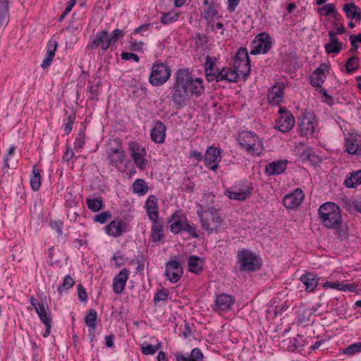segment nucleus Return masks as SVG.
Segmentation results:
<instances>
[{
  "label": "nucleus",
  "mask_w": 361,
  "mask_h": 361,
  "mask_svg": "<svg viewBox=\"0 0 361 361\" xmlns=\"http://www.w3.org/2000/svg\"><path fill=\"white\" fill-rule=\"evenodd\" d=\"M323 225L334 230L336 236L341 240L348 238V228L343 224L340 207L334 202H328L322 204L318 210Z\"/></svg>",
  "instance_id": "nucleus-1"
},
{
  "label": "nucleus",
  "mask_w": 361,
  "mask_h": 361,
  "mask_svg": "<svg viewBox=\"0 0 361 361\" xmlns=\"http://www.w3.org/2000/svg\"><path fill=\"white\" fill-rule=\"evenodd\" d=\"M197 214L202 228L208 235L219 232V228L224 222V218L219 209L214 207H204L200 206V209L197 210Z\"/></svg>",
  "instance_id": "nucleus-2"
},
{
  "label": "nucleus",
  "mask_w": 361,
  "mask_h": 361,
  "mask_svg": "<svg viewBox=\"0 0 361 361\" xmlns=\"http://www.w3.org/2000/svg\"><path fill=\"white\" fill-rule=\"evenodd\" d=\"M186 75L187 73L185 71L178 70L176 72V82L171 92V100L178 109L185 106L188 99V79Z\"/></svg>",
  "instance_id": "nucleus-3"
},
{
  "label": "nucleus",
  "mask_w": 361,
  "mask_h": 361,
  "mask_svg": "<svg viewBox=\"0 0 361 361\" xmlns=\"http://www.w3.org/2000/svg\"><path fill=\"white\" fill-rule=\"evenodd\" d=\"M236 263L242 272H254L260 269L261 259L254 252L242 248L237 251Z\"/></svg>",
  "instance_id": "nucleus-4"
},
{
  "label": "nucleus",
  "mask_w": 361,
  "mask_h": 361,
  "mask_svg": "<svg viewBox=\"0 0 361 361\" xmlns=\"http://www.w3.org/2000/svg\"><path fill=\"white\" fill-rule=\"evenodd\" d=\"M171 224L170 226L171 231L177 234L181 231L186 232L194 238H199L200 235L197 231V227L189 222L187 216L179 212L173 213L171 216Z\"/></svg>",
  "instance_id": "nucleus-5"
},
{
  "label": "nucleus",
  "mask_w": 361,
  "mask_h": 361,
  "mask_svg": "<svg viewBox=\"0 0 361 361\" xmlns=\"http://www.w3.org/2000/svg\"><path fill=\"white\" fill-rule=\"evenodd\" d=\"M240 145L252 156H260L263 145L255 133L243 131L238 135Z\"/></svg>",
  "instance_id": "nucleus-6"
},
{
  "label": "nucleus",
  "mask_w": 361,
  "mask_h": 361,
  "mask_svg": "<svg viewBox=\"0 0 361 361\" xmlns=\"http://www.w3.org/2000/svg\"><path fill=\"white\" fill-rule=\"evenodd\" d=\"M171 72L170 67L165 63L154 64L152 67L149 81L153 86L162 85L169 79Z\"/></svg>",
  "instance_id": "nucleus-7"
},
{
  "label": "nucleus",
  "mask_w": 361,
  "mask_h": 361,
  "mask_svg": "<svg viewBox=\"0 0 361 361\" xmlns=\"http://www.w3.org/2000/svg\"><path fill=\"white\" fill-rule=\"evenodd\" d=\"M271 47V37L266 32L259 34L251 43L250 54H265Z\"/></svg>",
  "instance_id": "nucleus-8"
},
{
  "label": "nucleus",
  "mask_w": 361,
  "mask_h": 361,
  "mask_svg": "<svg viewBox=\"0 0 361 361\" xmlns=\"http://www.w3.org/2000/svg\"><path fill=\"white\" fill-rule=\"evenodd\" d=\"M183 274V269L179 262L171 259L166 264L165 275L172 283H176Z\"/></svg>",
  "instance_id": "nucleus-9"
},
{
  "label": "nucleus",
  "mask_w": 361,
  "mask_h": 361,
  "mask_svg": "<svg viewBox=\"0 0 361 361\" xmlns=\"http://www.w3.org/2000/svg\"><path fill=\"white\" fill-rule=\"evenodd\" d=\"M127 224L120 218L111 221L106 227V233L114 238L122 235L127 231Z\"/></svg>",
  "instance_id": "nucleus-10"
},
{
  "label": "nucleus",
  "mask_w": 361,
  "mask_h": 361,
  "mask_svg": "<svg viewBox=\"0 0 361 361\" xmlns=\"http://www.w3.org/2000/svg\"><path fill=\"white\" fill-rule=\"evenodd\" d=\"M345 150L350 154H361V137L357 134L349 133L345 137Z\"/></svg>",
  "instance_id": "nucleus-11"
},
{
  "label": "nucleus",
  "mask_w": 361,
  "mask_h": 361,
  "mask_svg": "<svg viewBox=\"0 0 361 361\" xmlns=\"http://www.w3.org/2000/svg\"><path fill=\"white\" fill-rule=\"evenodd\" d=\"M304 199V194L301 189L297 188L291 193L285 195L283 204L286 208L294 209L298 207Z\"/></svg>",
  "instance_id": "nucleus-12"
},
{
  "label": "nucleus",
  "mask_w": 361,
  "mask_h": 361,
  "mask_svg": "<svg viewBox=\"0 0 361 361\" xmlns=\"http://www.w3.org/2000/svg\"><path fill=\"white\" fill-rule=\"evenodd\" d=\"M279 112L281 114V116L279 119L276 128L283 133L292 129L295 123L294 117L290 114V112L286 111L281 108H280Z\"/></svg>",
  "instance_id": "nucleus-13"
},
{
  "label": "nucleus",
  "mask_w": 361,
  "mask_h": 361,
  "mask_svg": "<svg viewBox=\"0 0 361 361\" xmlns=\"http://www.w3.org/2000/svg\"><path fill=\"white\" fill-rule=\"evenodd\" d=\"M129 274V270L124 268L114 277L113 279V290L116 294H120L123 291Z\"/></svg>",
  "instance_id": "nucleus-14"
},
{
  "label": "nucleus",
  "mask_w": 361,
  "mask_h": 361,
  "mask_svg": "<svg viewBox=\"0 0 361 361\" xmlns=\"http://www.w3.org/2000/svg\"><path fill=\"white\" fill-rule=\"evenodd\" d=\"M111 42L109 39V36L106 30L99 32L96 38L89 44L88 47L90 49H94L101 47L103 51L107 50L111 46Z\"/></svg>",
  "instance_id": "nucleus-15"
},
{
  "label": "nucleus",
  "mask_w": 361,
  "mask_h": 361,
  "mask_svg": "<svg viewBox=\"0 0 361 361\" xmlns=\"http://www.w3.org/2000/svg\"><path fill=\"white\" fill-rule=\"evenodd\" d=\"M158 200L156 196L149 195L146 201L145 208L146 209L147 216L152 221L158 220L159 217V207Z\"/></svg>",
  "instance_id": "nucleus-16"
},
{
  "label": "nucleus",
  "mask_w": 361,
  "mask_h": 361,
  "mask_svg": "<svg viewBox=\"0 0 361 361\" xmlns=\"http://www.w3.org/2000/svg\"><path fill=\"white\" fill-rule=\"evenodd\" d=\"M187 73V78L188 81L187 82L188 90L190 91L192 95L199 97L204 91V87L202 85V80L200 78L193 79L188 69H183Z\"/></svg>",
  "instance_id": "nucleus-17"
},
{
  "label": "nucleus",
  "mask_w": 361,
  "mask_h": 361,
  "mask_svg": "<svg viewBox=\"0 0 361 361\" xmlns=\"http://www.w3.org/2000/svg\"><path fill=\"white\" fill-rule=\"evenodd\" d=\"M287 160H276L266 166L265 172L268 176L279 175L284 172L287 166Z\"/></svg>",
  "instance_id": "nucleus-18"
},
{
  "label": "nucleus",
  "mask_w": 361,
  "mask_h": 361,
  "mask_svg": "<svg viewBox=\"0 0 361 361\" xmlns=\"http://www.w3.org/2000/svg\"><path fill=\"white\" fill-rule=\"evenodd\" d=\"M216 59L210 56H207L204 64V71L207 80L213 81L215 79L216 74L219 69L215 67Z\"/></svg>",
  "instance_id": "nucleus-19"
},
{
  "label": "nucleus",
  "mask_w": 361,
  "mask_h": 361,
  "mask_svg": "<svg viewBox=\"0 0 361 361\" xmlns=\"http://www.w3.org/2000/svg\"><path fill=\"white\" fill-rule=\"evenodd\" d=\"M234 302V299L227 294H221L216 297L215 300L216 308L215 310H228L231 308Z\"/></svg>",
  "instance_id": "nucleus-20"
},
{
  "label": "nucleus",
  "mask_w": 361,
  "mask_h": 361,
  "mask_svg": "<svg viewBox=\"0 0 361 361\" xmlns=\"http://www.w3.org/2000/svg\"><path fill=\"white\" fill-rule=\"evenodd\" d=\"M166 126L161 122L156 123L151 132V138L156 143H162L164 141Z\"/></svg>",
  "instance_id": "nucleus-21"
},
{
  "label": "nucleus",
  "mask_w": 361,
  "mask_h": 361,
  "mask_svg": "<svg viewBox=\"0 0 361 361\" xmlns=\"http://www.w3.org/2000/svg\"><path fill=\"white\" fill-rule=\"evenodd\" d=\"M204 260L197 256L191 255L188 260V269L196 274H200L203 269Z\"/></svg>",
  "instance_id": "nucleus-22"
},
{
  "label": "nucleus",
  "mask_w": 361,
  "mask_h": 361,
  "mask_svg": "<svg viewBox=\"0 0 361 361\" xmlns=\"http://www.w3.org/2000/svg\"><path fill=\"white\" fill-rule=\"evenodd\" d=\"M300 281L305 286L306 290L309 291H313L318 284V279L312 273L302 275Z\"/></svg>",
  "instance_id": "nucleus-23"
},
{
  "label": "nucleus",
  "mask_w": 361,
  "mask_h": 361,
  "mask_svg": "<svg viewBox=\"0 0 361 361\" xmlns=\"http://www.w3.org/2000/svg\"><path fill=\"white\" fill-rule=\"evenodd\" d=\"M283 89L284 85L283 83H278L272 87L268 95L269 100L274 103H279L281 101L283 97Z\"/></svg>",
  "instance_id": "nucleus-24"
},
{
  "label": "nucleus",
  "mask_w": 361,
  "mask_h": 361,
  "mask_svg": "<svg viewBox=\"0 0 361 361\" xmlns=\"http://www.w3.org/2000/svg\"><path fill=\"white\" fill-rule=\"evenodd\" d=\"M153 225L152 228V238L153 242H159L164 237V230H163V222L160 221L159 219L152 221Z\"/></svg>",
  "instance_id": "nucleus-25"
},
{
  "label": "nucleus",
  "mask_w": 361,
  "mask_h": 361,
  "mask_svg": "<svg viewBox=\"0 0 361 361\" xmlns=\"http://www.w3.org/2000/svg\"><path fill=\"white\" fill-rule=\"evenodd\" d=\"M176 357L177 361H202L204 355L200 349L196 348L191 351L189 357L177 354Z\"/></svg>",
  "instance_id": "nucleus-26"
},
{
  "label": "nucleus",
  "mask_w": 361,
  "mask_h": 361,
  "mask_svg": "<svg viewBox=\"0 0 361 361\" xmlns=\"http://www.w3.org/2000/svg\"><path fill=\"white\" fill-rule=\"evenodd\" d=\"M132 158H143L147 156L145 148L140 143L133 141L129 143Z\"/></svg>",
  "instance_id": "nucleus-27"
},
{
  "label": "nucleus",
  "mask_w": 361,
  "mask_h": 361,
  "mask_svg": "<svg viewBox=\"0 0 361 361\" xmlns=\"http://www.w3.org/2000/svg\"><path fill=\"white\" fill-rule=\"evenodd\" d=\"M41 174L40 171L37 168V165L32 167V174L30 176V187L34 191H37L41 185Z\"/></svg>",
  "instance_id": "nucleus-28"
},
{
  "label": "nucleus",
  "mask_w": 361,
  "mask_h": 361,
  "mask_svg": "<svg viewBox=\"0 0 361 361\" xmlns=\"http://www.w3.org/2000/svg\"><path fill=\"white\" fill-rule=\"evenodd\" d=\"M360 184H361V170L350 173L344 181V185L348 188H355Z\"/></svg>",
  "instance_id": "nucleus-29"
},
{
  "label": "nucleus",
  "mask_w": 361,
  "mask_h": 361,
  "mask_svg": "<svg viewBox=\"0 0 361 361\" xmlns=\"http://www.w3.org/2000/svg\"><path fill=\"white\" fill-rule=\"evenodd\" d=\"M233 188L234 189V191L245 193V197L247 199L250 197L253 189L252 184L247 181H242L238 184L233 185Z\"/></svg>",
  "instance_id": "nucleus-30"
},
{
  "label": "nucleus",
  "mask_w": 361,
  "mask_h": 361,
  "mask_svg": "<svg viewBox=\"0 0 361 361\" xmlns=\"http://www.w3.org/2000/svg\"><path fill=\"white\" fill-rule=\"evenodd\" d=\"M314 124L310 118L304 116L300 123V131L302 134L309 135L314 132Z\"/></svg>",
  "instance_id": "nucleus-31"
},
{
  "label": "nucleus",
  "mask_w": 361,
  "mask_h": 361,
  "mask_svg": "<svg viewBox=\"0 0 361 361\" xmlns=\"http://www.w3.org/2000/svg\"><path fill=\"white\" fill-rule=\"evenodd\" d=\"M133 191L139 195H144L148 191V186L143 179L135 180L132 185Z\"/></svg>",
  "instance_id": "nucleus-32"
},
{
  "label": "nucleus",
  "mask_w": 361,
  "mask_h": 361,
  "mask_svg": "<svg viewBox=\"0 0 361 361\" xmlns=\"http://www.w3.org/2000/svg\"><path fill=\"white\" fill-rule=\"evenodd\" d=\"M233 68L238 74L243 75L245 78L248 76L251 70L250 62L233 61Z\"/></svg>",
  "instance_id": "nucleus-33"
},
{
  "label": "nucleus",
  "mask_w": 361,
  "mask_h": 361,
  "mask_svg": "<svg viewBox=\"0 0 361 361\" xmlns=\"http://www.w3.org/2000/svg\"><path fill=\"white\" fill-rule=\"evenodd\" d=\"M312 314V312L310 310L300 307L297 312L298 322L300 324H307L311 320L310 317Z\"/></svg>",
  "instance_id": "nucleus-34"
},
{
  "label": "nucleus",
  "mask_w": 361,
  "mask_h": 361,
  "mask_svg": "<svg viewBox=\"0 0 361 361\" xmlns=\"http://www.w3.org/2000/svg\"><path fill=\"white\" fill-rule=\"evenodd\" d=\"M359 61L360 60L357 56L350 57L345 64L346 73L348 74H351L357 70L359 68Z\"/></svg>",
  "instance_id": "nucleus-35"
},
{
  "label": "nucleus",
  "mask_w": 361,
  "mask_h": 361,
  "mask_svg": "<svg viewBox=\"0 0 361 361\" xmlns=\"http://www.w3.org/2000/svg\"><path fill=\"white\" fill-rule=\"evenodd\" d=\"M96 319L97 312L93 309L90 310L85 319V324L90 329V331H94L96 328Z\"/></svg>",
  "instance_id": "nucleus-36"
},
{
  "label": "nucleus",
  "mask_w": 361,
  "mask_h": 361,
  "mask_svg": "<svg viewBox=\"0 0 361 361\" xmlns=\"http://www.w3.org/2000/svg\"><path fill=\"white\" fill-rule=\"evenodd\" d=\"M9 0H1V24L5 23L7 25L9 22Z\"/></svg>",
  "instance_id": "nucleus-37"
},
{
  "label": "nucleus",
  "mask_w": 361,
  "mask_h": 361,
  "mask_svg": "<svg viewBox=\"0 0 361 361\" xmlns=\"http://www.w3.org/2000/svg\"><path fill=\"white\" fill-rule=\"evenodd\" d=\"M88 208L92 212H99L103 207L102 200L99 198H87L86 200Z\"/></svg>",
  "instance_id": "nucleus-38"
},
{
  "label": "nucleus",
  "mask_w": 361,
  "mask_h": 361,
  "mask_svg": "<svg viewBox=\"0 0 361 361\" xmlns=\"http://www.w3.org/2000/svg\"><path fill=\"white\" fill-rule=\"evenodd\" d=\"M75 282L71 276L67 275L64 277L63 283L58 288V291L62 293L63 290H67L73 286Z\"/></svg>",
  "instance_id": "nucleus-39"
},
{
  "label": "nucleus",
  "mask_w": 361,
  "mask_h": 361,
  "mask_svg": "<svg viewBox=\"0 0 361 361\" xmlns=\"http://www.w3.org/2000/svg\"><path fill=\"white\" fill-rule=\"evenodd\" d=\"M324 49L326 52L329 54H338L339 53L342 49H343V43L339 42L338 44H333V43H327L324 45Z\"/></svg>",
  "instance_id": "nucleus-40"
},
{
  "label": "nucleus",
  "mask_w": 361,
  "mask_h": 361,
  "mask_svg": "<svg viewBox=\"0 0 361 361\" xmlns=\"http://www.w3.org/2000/svg\"><path fill=\"white\" fill-rule=\"evenodd\" d=\"M225 194L231 200L244 201L247 199L245 197V193L234 191L233 187H231L229 190H227Z\"/></svg>",
  "instance_id": "nucleus-41"
},
{
  "label": "nucleus",
  "mask_w": 361,
  "mask_h": 361,
  "mask_svg": "<svg viewBox=\"0 0 361 361\" xmlns=\"http://www.w3.org/2000/svg\"><path fill=\"white\" fill-rule=\"evenodd\" d=\"M217 15L218 11L212 5H209L202 13V16L208 22L212 21Z\"/></svg>",
  "instance_id": "nucleus-42"
},
{
  "label": "nucleus",
  "mask_w": 361,
  "mask_h": 361,
  "mask_svg": "<svg viewBox=\"0 0 361 361\" xmlns=\"http://www.w3.org/2000/svg\"><path fill=\"white\" fill-rule=\"evenodd\" d=\"M234 61L250 62L247 51L245 48L241 47L236 53Z\"/></svg>",
  "instance_id": "nucleus-43"
},
{
  "label": "nucleus",
  "mask_w": 361,
  "mask_h": 361,
  "mask_svg": "<svg viewBox=\"0 0 361 361\" xmlns=\"http://www.w3.org/2000/svg\"><path fill=\"white\" fill-rule=\"evenodd\" d=\"M329 71V66L324 63L314 71L312 75L316 77H320L322 79L324 80L326 78V73H328Z\"/></svg>",
  "instance_id": "nucleus-44"
},
{
  "label": "nucleus",
  "mask_w": 361,
  "mask_h": 361,
  "mask_svg": "<svg viewBox=\"0 0 361 361\" xmlns=\"http://www.w3.org/2000/svg\"><path fill=\"white\" fill-rule=\"evenodd\" d=\"M361 352V343H355L345 348L343 353L345 355H353Z\"/></svg>",
  "instance_id": "nucleus-45"
},
{
  "label": "nucleus",
  "mask_w": 361,
  "mask_h": 361,
  "mask_svg": "<svg viewBox=\"0 0 361 361\" xmlns=\"http://www.w3.org/2000/svg\"><path fill=\"white\" fill-rule=\"evenodd\" d=\"M302 339L298 338H292L288 340V350L294 352L298 347L302 346Z\"/></svg>",
  "instance_id": "nucleus-46"
},
{
  "label": "nucleus",
  "mask_w": 361,
  "mask_h": 361,
  "mask_svg": "<svg viewBox=\"0 0 361 361\" xmlns=\"http://www.w3.org/2000/svg\"><path fill=\"white\" fill-rule=\"evenodd\" d=\"M222 151L220 148L214 147V146H209L205 152V158H218L221 156Z\"/></svg>",
  "instance_id": "nucleus-47"
},
{
  "label": "nucleus",
  "mask_w": 361,
  "mask_h": 361,
  "mask_svg": "<svg viewBox=\"0 0 361 361\" xmlns=\"http://www.w3.org/2000/svg\"><path fill=\"white\" fill-rule=\"evenodd\" d=\"M178 16L173 14L171 12L164 13L161 17V23L164 25H167L170 23L176 22L178 20Z\"/></svg>",
  "instance_id": "nucleus-48"
},
{
  "label": "nucleus",
  "mask_w": 361,
  "mask_h": 361,
  "mask_svg": "<svg viewBox=\"0 0 361 361\" xmlns=\"http://www.w3.org/2000/svg\"><path fill=\"white\" fill-rule=\"evenodd\" d=\"M169 298V290L167 289H162L158 291L154 297V303L156 305L158 302L163 301L165 302Z\"/></svg>",
  "instance_id": "nucleus-49"
},
{
  "label": "nucleus",
  "mask_w": 361,
  "mask_h": 361,
  "mask_svg": "<svg viewBox=\"0 0 361 361\" xmlns=\"http://www.w3.org/2000/svg\"><path fill=\"white\" fill-rule=\"evenodd\" d=\"M321 9L322 11H324V16H329L331 14H333L336 19H337L338 17L340 16L336 10V7L332 4H326Z\"/></svg>",
  "instance_id": "nucleus-50"
},
{
  "label": "nucleus",
  "mask_w": 361,
  "mask_h": 361,
  "mask_svg": "<svg viewBox=\"0 0 361 361\" xmlns=\"http://www.w3.org/2000/svg\"><path fill=\"white\" fill-rule=\"evenodd\" d=\"M35 311L37 313L42 322H43L44 324L51 323V320L47 316V311L43 305L41 307H39V309H37Z\"/></svg>",
  "instance_id": "nucleus-51"
},
{
  "label": "nucleus",
  "mask_w": 361,
  "mask_h": 361,
  "mask_svg": "<svg viewBox=\"0 0 361 361\" xmlns=\"http://www.w3.org/2000/svg\"><path fill=\"white\" fill-rule=\"evenodd\" d=\"M357 6L354 3L344 4L343 8L344 12L345 13L346 17L350 19L352 18V16L353 15L355 10H357Z\"/></svg>",
  "instance_id": "nucleus-52"
},
{
  "label": "nucleus",
  "mask_w": 361,
  "mask_h": 361,
  "mask_svg": "<svg viewBox=\"0 0 361 361\" xmlns=\"http://www.w3.org/2000/svg\"><path fill=\"white\" fill-rule=\"evenodd\" d=\"M111 217V214L109 212H103L99 214H97L94 216V221L99 222L100 224L106 223L108 219Z\"/></svg>",
  "instance_id": "nucleus-53"
},
{
  "label": "nucleus",
  "mask_w": 361,
  "mask_h": 361,
  "mask_svg": "<svg viewBox=\"0 0 361 361\" xmlns=\"http://www.w3.org/2000/svg\"><path fill=\"white\" fill-rule=\"evenodd\" d=\"M75 116L74 114L69 115L66 120V122L64 123V132L66 135H68L72 130L73 125L75 121Z\"/></svg>",
  "instance_id": "nucleus-54"
},
{
  "label": "nucleus",
  "mask_w": 361,
  "mask_h": 361,
  "mask_svg": "<svg viewBox=\"0 0 361 361\" xmlns=\"http://www.w3.org/2000/svg\"><path fill=\"white\" fill-rule=\"evenodd\" d=\"M55 52L56 51H52L51 50H50L49 51H47V56L43 60V61L41 64V67L42 68H46L50 66V64L54 57Z\"/></svg>",
  "instance_id": "nucleus-55"
},
{
  "label": "nucleus",
  "mask_w": 361,
  "mask_h": 361,
  "mask_svg": "<svg viewBox=\"0 0 361 361\" xmlns=\"http://www.w3.org/2000/svg\"><path fill=\"white\" fill-rule=\"evenodd\" d=\"M85 134L84 132H80L74 142V149H81L85 144Z\"/></svg>",
  "instance_id": "nucleus-56"
},
{
  "label": "nucleus",
  "mask_w": 361,
  "mask_h": 361,
  "mask_svg": "<svg viewBox=\"0 0 361 361\" xmlns=\"http://www.w3.org/2000/svg\"><path fill=\"white\" fill-rule=\"evenodd\" d=\"M124 35V32L122 30L115 29L111 35L109 36V39L112 43L116 42L120 38Z\"/></svg>",
  "instance_id": "nucleus-57"
},
{
  "label": "nucleus",
  "mask_w": 361,
  "mask_h": 361,
  "mask_svg": "<svg viewBox=\"0 0 361 361\" xmlns=\"http://www.w3.org/2000/svg\"><path fill=\"white\" fill-rule=\"evenodd\" d=\"M199 160L203 161L205 166L212 171L216 170L219 167L217 159H199Z\"/></svg>",
  "instance_id": "nucleus-58"
},
{
  "label": "nucleus",
  "mask_w": 361,
  "mask_h": 361,
  "mask_svg": "<svg viewBox=\"0 0 361 361\" xmlns=\"http://www.w3.org/2000/svg\"><path fill=\"white\" fill-rule=\"evenodd\" d=\"M298 152L300 153V155L303 158H311V157L314 156V150L312 147H307L305 149H302V151H300V149L298 150Z\"/></svg>",
  "instance_id": "nucleus-59"
},
{
  "label": "nucleus",
  "mask_w": 361,
  "mask_h": 361,
  "mask_svg": "<svg viewBox=\"0 0 361 361\" xmlns=\"http://www.w3.org/2000/svg\"><path fill=\"white\" fill-rule=\"evenodd\" d=\"M226 77L228 78L226 80L228 82H236L239 77V74L238 73L237 71L235 70V68L233 70L228 68Z\"/></svg>",
  "instance_id": "nucleus-60"
},
{
  "label": "nucleus",
  "mask_w": 361,
  "mask_h": 361,
  "mask_svg": "<svg viewBox=\"0 0 361 361\" xmlns=\"http://www.w3.org/2000/svg\"><path fill=\"white\" fill-rule=\"evenodd\" d=\"M228 68H224L220 71H218L217 73L216 74L215 79L217 82L227 80V74H228Z\"/></svg>",
  "instance_id": "nucleus-61"
},
{
  "label": "nucleus",
  "mask_w": 361,
  "mask_h": 361,
  "mask_svg": "<svg viewBox=\"0 0 361 361\" xmlns=\"http://www.w3.org/2000/svg\"><path fill=\"white\" fill-rule=\"evenodd\" d=\"M121 59L126 61L133 59L135 62H138L140 59L139 56L137 54L131 52H123L121 54Z\"/></svg>",
  "instance_id": "nucleus-62"
},
{
  "label": "nucleus",
  "mask_w": 361,
  "mask_h": 361,
  "mask_svg": "<svg viewBox=\"0 0 361 361\" xmlns=\"http://www.w3.org/2000/svg\"><path fill=\"white\" fill-rule=\"evenodd\" d=\"M78 295L82 302L87 301V294L82 284H78L77 286Z\"/></svg>",
  "instance_id": "nucleus-63"
},
{
  "label": "nucleus",
  "mask_w": 361,
  "mask_h": 361,
  "mask_svg": "<svg viewBox=\"0 0 361 361\" xmlns=\"http://www.w3.org/2000/svg\"><path fill=\"white\" fill-rule=\"evenodd\" d=\"M142 353L144 355H154L156 351L154 350V345L152 344H147L145 346H142Z\"/></svg>",
  "instance_id": "nucleus-64"
}]
</instances>
